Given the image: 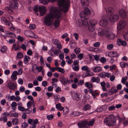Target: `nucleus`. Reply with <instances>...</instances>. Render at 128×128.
<instances>
[{
  "label": "nucleus",
  "mask_w": 128,
  "mask_h": 128,
  "mask_svg": "<svg viewBox=\"0 0 128 128\" xmlns=\"http://www.w3.org/2000/svg\"><path fill=\"white\" fill-rule=\"evenodd\" d=\"M63 11L58 8L52 7L50 8V13L46 15L44 20V24L47 26H51L53 24L54 19L56 18V19L54 22L53 24L56 27H58L60 25V20L58 18L61 15V12Z\"/></svg>",
  "instance_id": "f257e3e1"
},
{
  "label": "nucleus",
  "mask_w": 128,
  "mask_h": 128,
  "mask_svg": "<svg viewBox=\"0 0 128 128\" xmlns=\"http://www.w3.org/2000/svg\"><path fill=\"white\" fill-rule=\"evenodd\" d=\"M54 2L55 0H50ZM58 1V8L65 12L67 11L70 4V0H57Z\"/></svg>",
  "instance_id": "f03ea898"
},
{
  "label": "nucleus",
  "mask_w": 128,
  "mask_h": 128,
  "mask_svg": "<svg viewBox=\"0 0 128 128\" xmlns=\"http://www.w3.org/2000/svg\"><path fill=\"white\" fill-rule=\"evenodd\" d=\"M104 122L106 124L109 126H115L116 124L114 116L113 115H110L107 116L104 119Z\"/></svg>",
  "instance_id": "7ed1b4c3"
},
{
  "label": "nucleus",
  "mask_w": 128,
  "mask_h": 128,
  "mask_svg": "<svg viewBox=\"0 0 128 128\" xmlns=\"http://www.w3.org/2000/svg\"><path fill=\"white\" fill-rule=\"evenodd\" d=\"M18 0H12L10 3L9 7L6 8V9L8 10H12V9H18V3L16 2Z\"/></svg>",
  "instance_id": "20e7f679"
},
{
  "label": "nucleus",
  "mask_w": 128,
  "mask_h": 128,
  "mask_svg": "<svg viewBox=\"0 0 128 128\" xmlns=\"http://www.w3.org/2000/svg\"><path fill=\"white\" fill-rule=\"evenodd\" d=\"M28 123L30 125V128H36V126L38 124V120L36 119L35 120L29 118L28 120Z\"/></svg>",
  "instance_id": "39448f33"
},
{
  "label": "nucleus",
  "mask_w": 128,
  "mask_h": 128,
  "mask_svg": "<svg viewBox=\"0 0 128 128\" xmlns=\"http://www.w3.org/2000/svg\"><path fill=\"white\" fill-rule=\"evenodd\" d=\"M104 34L106 37L110 40L114 39L116 37V35L114 34L108 30L105 31Z\"/></svg>",
  "instance_id": "423d86ee"
},
{
  "label": "nucleus",
  "mask_w": 128,
  "mask_h": 128,
  "mask_svg": "<svg viewBox=\"0 0 128 128\" xmlns=\"http://www.w3.org/2000/svg\"><path fill=\"white\" fill-rule=\"evenodd\" d=\"M88 121L86 120L79 122L78 125L80 128H86L88 127Z\"/></svg>",
  "instance_id": "0eeeda50"
},
{
  "label": "nucleus",
  "mask_w": 128,
  "mask_h": 128,
  "mask_svg": "<svg viewBox=\"0 0 128 128\" xmlns=\"http://www.w3.org/2000/svg\"><path fill=\"white\" fill-rule=\"evenodd\" d=\"M109 18V20L111 22H114L117 20L119 18L118 15L114 14L110 16Z\"/></svg>",
  "instance_id": "6e6552de"
},
{
  "label": "nucleus",
  "mask_w": 128,
  "mask_h": 128,
  "mask_svg": "<svg viewBox=\"0 0 128 128\" xmlns=\"http://www.w3.org/2000/svg\"><path fill=\"white\" fill-rule=\"evenodd\" d=\"M52 42L56 46V47L59 50L62 48V46L61 43L58 40L53 39L52 40Z\"/></svg>",
  "instance_id": "1a4fd4ad"
},
{
  "label": "nucleus",
  "mask_w": 128,
  "mask_h": 128,
  "mask_svg": "<svg viewBox=\"0 0 128 128\" xmlns=\"http://www.w3.org/2000/svg\"><path fill=\"white\" fill-rule=\"evenodd\" d=\"M126 21L124 20H121L118 25L117 28L118 30L122 29L126 26Z\"/></svg>",
  "instance_id": "9d476101"
},
{
  "label": "nucleus",
  "mask_w": 128,
  "mask_h": 128,
  "mask_svg": "<svg viewBox=\"0 0 128 128\" xmlns=\"http://www.w3.org/2000/svg\"><path fill=\"white\" fill-rule=\"evenodd\" d=\"M85 86L88 88L90 90L89 91L90 93L92 95L94 94H93V85L90 82H86L84 84Z\"/></svg>",
  "instance_id": "9b49d317"
},
{
  "label": "nucleus",
  "mask_w": 128,
  "mask_h": 128,
  "mask_svg": "<svg viewBox=\"0 0 128 128\" xmlns=\"http://www.w3.org/2000/svg\"><path fill=\"white\" fill-rule=\"evenodd\" d=\"M90 20L89 19L84 20L82 21L81 19H79L78 21L80 22V24H79V26H80L83 25L88 26L90 24Z\"/></svg>",
  "instance_id": "f8f14e48"
},
{
  "label": "nucleus",
  "mask_w": 128,
  "mask_h": 128,
  "mask_svg": "<svg viewBox=\"0 0 128 128\" xmlns=\"http://www.w3.org/2000/svg\"><path fill=\"white\" fill-rule=\"evenodd\" d=\"M118 92V90L116 89V87L114 86L112 87L108 90V93L109 95H112L114 93L117 92Z\"/></svg>",
  "instance_id": "ddd939ff"
},
{
  "label": "nucleus",
  "mask_w": 128,
  "mask_h": 128,
  "mask_svg": "<svg viewBox=\"0 0 128 128\" xmlns=\"http://www.w3.org/2000/svg\"><path fill=\"white\" fill-rule=\"evenodd\" d=\"M60 81L61 83L64 86H66L67 84L69 82L68 78L64 77L61 78L60 80Z\"/></svg>",
  "instance_id": "4468645a"
},
{
  "label": "nucleus",
  "mask_w": 128,
  "mask_h": 128,
  "mask_svg": "<svg viewBox=\"0 0 128 128\" xmlns=\"http://www.w3.org/2000/svg\"><path fill=\"white\" fill-rule=\"evenodd\" d=\"M10 30L12 31H14L17 33H19L20 32V30L19 29L14 27L13 26V24H10Z\"/></svg>",
  "instance_id": "2eb2a0df"
},
{
  "label": "nucleus",
  "mask_w": 128,
  "mask_h": 128,
  "mask_svg": "<svg viewBox=\"0 0 128 128\" xmlns=\"http://www.w3.org/2000/svg\"><path fill=\"white\" fill-rule=\"evenodd\" d=\"M39 11L40 16H42L44 14L46 11V9L45 6H40L39 7Z\"/></svg>",
  "instance_id": "dca6fc26"
},
{
  "label": "nucleus",
  "mask_w": 128,
  "mask_h": 128,
  "mask_svg": "<svg viewBox=\"0 0 128 128\" xmlns=\"http://www.w3.org/2000/svg\"><path fill=\"white\" fill-rule=\"evenodd\" d=\"M99 24L103 27H105L107 26L108 24V21L106 19L102 20L100 21L99 22Z\"/></svg>",
  "instance_id": "f3484780"
},
{
  "label": "nucleus",
  "mask_w": 128,
  "mask_h": 128,
  "mask_svg": "<svg viewBox=\"0 0 128 128\" xmlns=\"http://www.w3.org/2000/svg\"><path fill=\"white\" fill-rule=\"evenodd\" d=\"M106 10V14L110 16L114 13V10L112 7H108Z\"/></svg>",
  "instance_id": "a211bd4d"
},
{
  "label": "nucleus",
  "mask_w": 128,
  "mask_h": 128,
  "mask_svg": "<svg viewBox=\"0 0 128 128\" xmlns=\"http://www.w3.org/2000/svg\"><path fill=\"white\" fill-rule=\"evenodd\" d=\"M120 16L122 18H125L126 17V14L125 11L123 9H121L119 11Z\"/></svg>",
  "instance_id": "6ab92c4d"
},
{
  "label": "nucleus",
  "mask_w": 128,
  "mask_h": 128,
  "mask_svg": "<svg viewBox=\"0 0 128 128\" xmlns=\"http://www.w3.org/2000/svg\"><path fill=\"white\" fill-rule=\"evenodd\" d=\"M91 10L88 8H85L84 10V14L83 16H81V14L82 13L81 12L80 14V15L81 17H83L85 15H88L90 14L91 13Z\"/></svg>",
  "instance_id": "aec40b11"
},
{
  "label": "nucleus",
  "mask_w": 128,
  "mask_h": 128,
  "mask_svg": "<svg viewBox=\"0 0 128 128\" xmlns=\"http://www.w3.org/2000/svg\"><path fill=\"white\" fill-rule=\"evenodd\" d=\"M117 44L118 46H125L126 45V41L121 40L120 39H118L117 40Z\"/></svg>",
  "instance_id": "412c9836"
},
{
  "label": "nucleus",
  "mask_w": 128,
  "mask_h": 128,
  "mask_svg": "<svg viewBox=\"0 0 128 128\" xmlns=\"http://www.w3.org/2000/svg\"><path fill=\"white\" fill-rule=\"evenodd\" d=\"M100 76L102 78H105L106 77L109 78L110 76V74L108 72H103L100 73Z\"/></svg>",
  "instance_id": "4be33fe9"
},
{
  "label": "nucleus",
  "mask_w": 128,
  "mask_h": 128,
  "mask_svg": "<svg viewBox=\"0 0 128 128\" xmlns=\"http://www.w3.org/2000/svg\"><path fill=\"white\" fill-rule=\"evenodd\" d=\"M81 3L82 6L85 7L88 6L89 2V0H81Z\"/></svg>",
  "instance_id": "5701e85b"
},
{
  "label": "nucleus",
  "mask_w": 128,
  "mask_h": 128,
  "mask_svg": "<svg viewBox=\"0 0 128 128\" xmlns=\"http://www.w3.org/2000/svg\"><path fill=\"white\" fill-rule=\"evenodd\" d=\"M107 106L106 105L102 106L97 109V111L98 112H100L104 111L107 109Z\"/></svg>",
  "instance_id": "b1692460"
},
{
  "label": "nucleus",
  "mask_w": 128,
  "mask_h": 128,
  "mask_svg": "<svg viewBox=\"0 0 128 128\" xmlns=\"http://www.w3.org/2000/svg\"><path fill=\"white\" fill-rule=\"evenodd\" d=\"M18 75V72L16 71H14L11 76V79L14 80H16L17 79V76Z\"/></svg>",
  "instance_id": "393cba45"
},
{
  "label": "nucleus",
  "mask_w": 128,
  "mask_h": 128,
  "mask_svg": "<svg viewBox=\"0 0 128 128\" xmlns=\"http://www.w3.org/2000/svg\"><path fill=\"white\" fill-rule=\"evenodd\" d=\"M90 70L89 68L88 69H87V70L85 71L86 74L84 76V77L94 75V74L92 72H90Z\"/></svg>",
  "instance_id": "a878e982"
},
{
  "label": "nucleus",
  "mask_w": 128,
  "mask_h": 128,
  "mask_svg": "<svg viewBox=\"0 0 128 128\" xmlns=\"http://www.w3.org/2000/svg\"><path fill=\"white\" fill-rule=\"evenodd\" d=\"M8 86L10 89L12 90H14L16 88L15 84L11 82H9L8 83Z\"/></svg>",
  "instance_id": "bb28decb"
},
{
  "label": "nucleus",
  "mask_w": 128,
  "mask_h": 128,
  "mask_svg": "<svg viewBox=\"0 0 128 128\" xmlns=\"http://www.w3.org/2000/svg\"><path fill=\"white\" fill-rule=\"evenodd\" d=\"M6 36L8 37L14 38L16 37V36L15 34L13 32H6Z\"/></svg>",
  "instance_id": "cd10ccee"
},
{
  "label": "nucleus",
  "mask_w": 128,
  "mask_h": 128,
  "mask_svg": "<svg viewBox=\"0 0 128 128\" xmlns=\"http://www.w3.org/2000/svg\"><path fill=\"white\" fill-rule=\"evenodd\" d=\"M1 22L4 23L6 25H8L10 27V24H12L10 22L6 20V19L4 17L2 18L1 19Z\"/></svg>",
  "instance_id": "c85d7f7f"
},
{
  "label": "nucleus",
  "mask_w": 128,
  "mask_h": 128,
  "mask_svg": "<svg viewBox=\"0 0 128 128\" xmlns=\"http://www.w3.org/2000/svg\"><path fill=\"white\" fill-rule=\"evenodd\" d=\"M102 68L100 66H97L94 67L93 71L94 72H98L102 70Z\"/></svg>",
  "instance_id": "c756f323"
},
{
  "label": "nucleus",
  "mask_w": 128,
  "mask_h": 128,
  "mask_svg": "<svg viewBox=\"0 0 128 128\" xmlns=\"http://www.w3.org/2000/svg\"><path fill=\"white\" fill-rule=\"evenodd\" d=\"M91 81L92 82H96L97 83H99L100 82V78L99 77H92Z\"/></svg>",
  "instance_id": "7c9ffc66"
},
{
  "label": "nucleus",
  "mask_w": 128,
  "mask_h": 128,
  "mask_svg": "<svg viewBox=\"0 0 128 128\" xmlns=\"http://www.w3.org/2000/svg\"><path fill=\"white\" fill-rule=\"evenodd\" d=\"M55 104H56V103ZM56 109L60 111L64 109V108L61 106V104L60 103L56 104Z\"/></svg>",
  "instance_id": "2f4dec72"
},
{
  "label": "nucleus",
  "mask_w": 128,
  "mask_h": 128,
  "mask_svg": "<svg viewBox=\"0 0 128 128\" xmlns=\"http://www.w3.org/2000/svg\"><path fill=\"white\" fill-rule=\"evenodd\" d=\"M20 48V47L19 44H14L12 47V48L14 49L15 51L19 50Z\"/></svg>",
  "instance_id": "473e14b6"
},
{
  "label": "nucleus",
  "mask_w": 128,
  "mask_h": 128,
  "mask_svg": "<svg viewBox=\"0 0 128 128\" xmlns=\"http://www.w3.org/2000/svg\"><path fill=\"white\" fill-rule=\"evenodd\" d=\"M80 112L77 111L72 112L70 114V115L72 116H78L80 114Z\"/></svg>",
  "instance_id": "72a5a7b5"
},
{
  "label": "nucleus",
  "mask_w": 128,
  "mask_h": 128,
  "mask_svg": "<svg viewBox=\"0 0 128 128\" xmlns=\"http://www.w3.org/2000/svg\"><path fill=\"white\" fill-rule=\"evenodd\" d=\"M73 94L74 95V98L75 100H78L80 99V94L77 93H74Z\"/></svg>",
  "instance_id": "f704fd0d"
},
{
  "label": "nucleus",
  "mask_w": 128,
  "mask_h": 128,
  "mask_svg": "<svg viewBox=\"0 0 128 128\" xmlns=\"http://www.w3.org/2000/svg\"><path fill=\"white\" fill-rule=\"evenodd\" d=\"M102 87V89L103 91H105L107 90V89L105 86L106 84L104 82H101L100 83Z\"/></svg>",
  "instance_id": "c9c22d12"
},
{
  "label": "nucleus",
  "mask_w": 128,
  "mask_h": 128,
  "mask_svg": "<svg viewBox=\"0 0 128 128\" xmlns=\"http://www.w3.org/2000/svg\"><path fill=\"white\" fill-rule=\"evenodd\" d=\"M30 60V58L28 56L26 55L24 60V62L25 64H26Z\"/></svg>",
  "instance_id": "e433bc0d"
},
{
  "label": "nucleus",
  "mask_w": 128,
  "mask_h": 128,
  "mask_svg": "<svg viewBox=\"0 0 128 128\" xmlns=\"http://www.w3.org/2000/svg\"><path fill=\"white\" fill-rule=\"evenodd\" d=\"M95 121L94 119V118L92 119L91 120H90L88 122V125H87V127H88V126H92L94 124V122Z\"/></svg>",
  "instance_id": "4c0bfd02"
},
{
  "label": "nucleus",
  "mask_w": 128,
  "mask_h": 128,
  "mask_svg": "<svg viewBox=\"0 0 128 128\" xmlns=\"http://www.w3.org/2000/svg\"><path fill=\"white\" fill-rule=\"evenodd\" d=\"M32 108H28L25 109L24 111L26 114H29L32 112Z\"/></svg>",
  "instance_id": "58836bf2"
},
{
  "label": "nucleus",
  "mask_w": 128,
  "mask_h": 128,
  "mask_svg": "<svg viewBox=\"0 0 128 128\" xmlns=\"http://www.w3.org/2000/svg\"><path fill=\"white\" fill-rule=\"evenodd\" d=\"M6 97H8V100H10L12 101L14 100L15 96L14 95L10 96V94H8L7 95Z\"/></svg>",
  "instance_id": "ea45409f"
},
{
  "label": "nucleus",
  "mask_w": 128,
  "mask_h": 128,
  "mask_svg": "<svg viewBox=\"0 0 128 128\" xmlns=\"http://www.w3.org/2000/svg\"><path fill=\"white\" fill-rule=\"evenodd\" d=\"M98 23L97 21L95 20H90V24H92V25H93L94 26L95 25L97 24Z\"/></svg>",
  "instance_id": "a19ab883"
},
{
  "label": "nucleus",
  "mask_w": 128,
  "mask_h": 128,
  "mask_svg": "<svg viewBox=\"0 0 128 128\" xmlns=\"http://www.w3.org/2000/svg\"><path fill=\"white\" fill-rule=\"evenodd\" d=\"M90 106L89 104H87L84 106L83 107V109L84 110H88L90 108Z\"/></svg>",
  "instance_id": "79ce46f5"
},
{
  "label": "nucleus",
  "mask_w": 128,
  "mask_h": 128,
  "mask_svg": "<svg viewBox=\"0 0 128 128\" xmlns=\"http://www.w3.org/2000/svg\"><path fill=\"white\" fill-rule=\"evenodd\" d=\"M110 54L114 57H118L119 56V54L114 51L110 52Z\"/></svg>",
  "instance_id": "37998d69"
},
{
  "label": "nucleus",
  "mask_w": 128,
  "mask_h": 128,
  "mask_svg": "<svg viewBox=\"0 0 128 128\" xmlns=\"http://www.w3.org/2000/svg\"><path fill=\"white\" fill-rule=\"evenodd\" d=\"M63 110V113L64 114H67L69 112V109L67 106L65 107L64 109Z\"/></svg>",
  "instance_id": "c03bdc74"
},
{
  "label": "nucleus",
  "mask_w": 128,
  "mask_h": 128,
  "mask_svg": "<svg viewBox=\"0 0 128 128\" xmlns=\"http://www.w3.org/2000/svg\"><path fill=\"white\" fill-rule=\"evenodd\" d=\"M89 30L90 32H92L94 30V26L92 24H90L88 26Z\"/></svg>",
  "instance_id": "a18cd8bd"
},
{
  "label": "nucleus",
  "mask_w": 128,
  "mask_h": 128,
  "mask_svg": "<svg viewBox=\"0 0 128 128\" xmlns=\"http://www.w3.org/2000/svg\"><path fill=\"white\" fill-rule=\"evenodd\" d=\"M14 125H17L18 124V120L16 118L13 119L12 121Z\"/></svg>",
  "instance_id": "49530a36"
},
{
  "label": "nucleus",
  "mask_w": 128,
  "mask_h": 128,
  "mask_svg": "<svg viewBox=\"0 0 128 128\" xmlns=\"http://www.w3.org/2000/svg\"><path fill=\"white\" fill-rule=\"evenodd\" d=\"M120 66L122 68H124L126 67L127 66H128V64L126 62H122L120 63Z\"/></svg>",
  "instance_id": "de8ad7c7"
},
{
  "label": "nucleus",
  "mask_w": 128,
  "mask_h": 128,
  "mask_svg": "<svg viewBox=\"0 0 128 128\" xmlns=\"http://www.w3.org/2000/svg\"><path fill=\"white\" fill-rule=\"evenodd\" d=\"M72 69L74 71H78L79 70V66H75V65H72Z\"/></svg>",
  "instance_id": "09e8293b"
},
{
  "label": "nucleus",
  "mask_w": 128,
  "mask_h": 128,
  "mask_svg": "<svg viewBox=\"0 0 128 128\" xmlns=\"http://www.w3.org/2000/svg\"><path fill=\"white\" fill-rule=\"evenodd\" d=\"M127 78L128 77L127 76H124L122 78L121 80L122 82L124 84L127 80Z\"/></svg>",
  "instance_id": "8fccbe9b"
},
{
  "label": "nucleus",
  "mask_w": 128,
  "mask_h": 128,
  "mask_svg": "<svg viewBox=\"0 0 128 128\" xmlns=\"http://www.w3.org/2000/svg\"><path fill=\"white\" fill-rule=\"evenodd\" d=\"M50 0H39L40 2L44 4H46Z\"/></svg>",
  "instance_id": "3c124183"
},
{
  "label": "nucleus",
  "mask_w": 128,
  "mask_h": 128,
  "mask_svg": "<svg viewBox=\"0 0 128 128\" xmlns=\"http://www.w3.org/2000/svg\"><path fill=\"white\" fill-rule=\"evenodd\" d=\"M57 70H58V72L62 73H64L65 72V71L63 68L58 67H57Z\"/></svg>",
  "instance_id": "603ef678"
},
{
  "label": "nucleus",
  "mask_w": 128,
  "mask_h": 128,
  "mask_svg": "<svg viewBox=\"0 0 128 128\" xmlns=\"http://www.w3.org/2000/svg\"><path fill=\"white\" fill-rule=\"evenodd\" d=\"M52 50L54 54L57 56H58L59 53L61 52L60 50H56L55 51L53 50Z\"/></svg>",
  "instance_id": "864d4df0"
},
{
  "label": "nucleus",
  "mask_w": 128,
  "mask_h": 128,
  "mask_svg": "<svg viewBox=\"0 0 128 128\" xmlns=\"http://www.w3.org/2000/svg\"><path fill=\"white\" fill-rule=\"evenodd\" d=\"M18 116V113L15 112L13 113H11V112H10V116L16 117Z\"/></svg>",
  "instance_id": "5fc2aeb1"
},
{
  "label": "nucleus",
  "mask_w": 128,
  "mask_h": 128,
  "mask_svg": "<svg viewBox=\"0 0 128 128\" xmlns=\"http://www.w3.org/2000/svg\"><path fill=\"white\" fill-rule=\"evenodd\" d=\"M36 27V25L34 24H30V25L29 28L30 30H33Z\"/></svg>",
  "instance_id": "6e6d98bb"
},
{
  "label": "nucleus",
  "mask_w": 128,
  "mask_h": 128,
  "mask_svg": "<svg viewBox=\"0 0 128 128\" xmlns=\"http://www.w3.org/2000/svg\"><path fill=\"white\" fill-rule=\"evenodd\" d=\"M7 49V47L5 46H3L0 49V51L4 53Z\"/></svg>",
  "instance_id": "4d7b16f0"
},
{
  "label": "nucleus",
  "mask_w": 128,
  "mask_h": 128,
  "mask_svg": "<svg viewBox=\"0 0 128 128\" xmlns=\"http://www.w3.org/2000/svg\"><path fill=\"white\" fill-rule=\"evenodd\" d=\"M34 103H33L32 102L29 101L27 104V106L28 108H31L30 107L31 106L32 104H33L34 106Z\"/></svg>",
  "instance_id": "13d9d810"
},
{
  "label": "nucleus",
  "mask_w": 128,
  "mask_h": 128,
  "mask_svg": "<svg viewBox=\"0 0 128 128\" xmlns=\"http://www.w3.org/2000/svg\"><path fill=\"white\" fill-rule=\"evenodd\" d=\"M100 60V62L102 63H104L106 62V58L104 57H101V58Z\"/></svg>",
  "instance_id": "bf43d9fd"
},
{
  "label": "nucleus",
  "mask_w": 128,
  "mask_h": 128,
  "mask_svg": "<svg viewBox=\"0 0 128 128\" xmlns=\"http://www.w3.org/2000/svg\"><path fill=\"white\" fill-rule=\"evenodd\" d=\"M27 98L30 100L31 102H32L33 103H34V101L33 97L32 96L29 95L27 96Z\"/></svg>",
  "instance_id": "052dcab7"
},
{
  "label": "nucleus",
  "mask_w": 128,
  "mask_h": 128,
  "mask_svg": "<svg viewBox=\"0 0 128 128\" xmlns=\"http://www.w3.org/2000/svg\"><path fill=\"white\" fill-rule=\"evenodd\" d=\"M40 6H36L34 8V10L35 12H37L38 10H39V7Z\"/></svg>",
  "instance_id": "680f3d73"
},
{
  "label": "nucleus",
  "mask_w": 128,
  "mask_h": 128,
  "mask_svg": "<svg viewBox=\"0 0 128 128\" xmlns=\"http://www.w3.org/2000/svg\"><path fill=\"white\" fill-rule=\"evenodd\" d=\"M89 68L86 66H82L81 68V70L83 71H86Z\"/></svg>",
  "instance_id": "e2e57ef3"
},
{
  "label": "nucleus",
  "mask_w": 128,
  "mask_h": 128,
  "mask_svg": "<svg viewBox=\"0 0 128 128\" xmlns=\"http://www.w3.org/2000/svg\"><path fill=\"white\" fill-rule=\"evenodd\" d=\"M74 50L76 54H78L80 52V48H75Z\"/></svg>",
  "instance_id": "0e129e2a"
},
{
  "label": "nucleus",
  "mask_w": 128,
  "mask_h": 128,
  "mask_svg": "<svg viewBox=\"0 0 128 128\" xmlns=\"http://www.w3.org/2000/svg\"><path fill=\"white\" fill-rule=\"evenodd\" d=\"M54 116L52 114L48 115L47 116L48 119L49 120H52L54 118Z\"/></svg>",
  "instance_id": "69168bd1"
},
{
  "label": "nucleus",
  "mask_w": 128,
  "mask_h": 128,
  "mask_svg": "<svg viewBox=\"0 0 128 128\" xmlns=\"http://www.w3.org/2000/svg\"><path fill=\"white\" fill-rule=\"evenodd\" d=\"M36 68L38 70V72H40L42 71L43 67L41 66H36Z\"/></svg>",
  "instance_id": "338daca9"
},
{
  "label": "nucleus",
  "mask_w": 128,
  "mask_h": 128,
  "mask_svg": "<svg viewBox=\"0 0 128 128\" xmlns=\"http://www.w3.org/2000/svg\"><path fill=\"white\" fill-rule=\"evenodd\" d=\"M70 58L72 60L73 59H74L76 58V56L74 54L72 53L71 54L70 56Z\"/></svg>",
  "instance_id": "774afa93"
}]
</instances>
